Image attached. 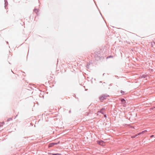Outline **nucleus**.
I'll list each match as a JSON object with an SVG mask.
<instances>
[{
    "instance_id": "1",
    "label": "nucleus",
    "mask_w": 155,
    "mask_h": 155,
    "mask_svg": "<svg viewBox=\"0 0 155 155\" xmlns=\"http://www.w3.org/2000/svg\"><path fill=\"white\" fill-rule=\"evenodd\" d=\"M121 103L123 105V106L125 107L126 106V101L124 99H120Z\"/></svg>"
},
{
    "instance_id": "2",
    "label": "nucleus",
    "mask_w": 155,
    "mask_h": 155,
    "mask_svg": "<svg viewBox=\"0 0 155 155\" xmlns=\"http://www.w3.org/2000/svg\"><path fill=\"white\" fill-rule=\"evenodd\" d=\"M108 96L102 95L101 96L99 97V99L101 102H102L104 100L106 99V97Z\"/></svg>"
},
{
    "instance_id": "3",
    "label": "nucleus",
    "mask_w": 155,
    "mask_h": 155,
    "mask_svg": "<svg viewBox=\"0 0 155 155\" xmlns=\"http://www.w3.org/2000/svg\"><path fill=\"white\" fill-rule=\"evenodd\" d=\"M97 142L98 144L101 146H104L105 145V143L102 140L97 141Z\"/></svg>"
},
{
    "instance_id": "4",
    "label": "nucleus",
    "mask_w": 155,
    "mask_h": 155,
    "mask_svg": "<svg viewBox=\"0 0 155 155\" xmlns=\"http://www.w3.org/2000/svg\"><path fill=\"white\" fill-rule=\"evenodd\" d=\"M105 111V109L103 108H102L101 111H98L97 113V115H99L100 114V113H101L102 114H104V113Z\"/></svg>"
},
{
    "instance_id": "5",
    "label": "nucleus",
    "mask_w": 155,
    "mask_h": 155,
    "mask_svg": "<svg viewBox=\"0 0 155 155\" xmlns=\"http://www.w3.org/2000/svg\"><path fill=\"white\" fill-rule=\"evenodd\" d=\"M54 145V143H51L49 144L48 147H52Z\"/></svg>"
},
{
    "instance_id": "6",
    "label": "nucleus",
    "mask_w": 155,
    "mask_h": 155,
    "mask_svg": "<svg viewBox=\"0 0 155 155\" xmlns=\"http://www.w3.org/2000/svg\"><path fill=\"white\" fill-rule=\"evenodd\" d=\"M5 1V8L8 5V3L7 0H4Z\"/></svg>"
},
{
    "instance_id": "7",
    "label": "nucleus",
    "mask_w": 155,
    "mask_h": 155,
    "mask_svg": "<svg viewBox=\"0 0 155 155\" xmlns=\"http://www.w3.org/2000/svg\"><path fill=\"white\" fill-rule=\"evenodd\" d=\"M51 154L52 155H61V153H51Z\"/></svg>"
},
{
    "instance_id": "8",
    "label": "nucleus",
    "mask_w": 155,
    "mask_h": 155,
    "mask_svg": "<svg viewBox=\"0 0 155 155\" xmlns=\"http://www.w3.org/2000/svg\"><path fill=\"white\" fill-rule=\"evenodd\" d=\"M33 11L34 12L36 13V14H37V12H38V11L36 8H35L33 10Z\"/></svg>"
},
{
    "instance_id": "9",
    "label": "nucleus",
    "mask_w": 155,
    "mask_h": 155,
    "mask_svg": "<svg viewBox=\"0 0 155 155\" xmlns=\"http://www.w3.org/2000/svg\"><path fill=\"white\" fill-rule=\"evenodd\" d=\"M147 130H145L144 131H143L141 132H140L141 133V134H144L146 132H147Z\"/></svg>"
},
{
    "instance_id": "10",
    "label": "nucleus",
    "mask_w": 155,
    "mask_h": 155,
    "mask_svg": "<svg viewBox=\"0 0 155 155\" xmlns=\"http://www.w3.org/2000/svg\"><path fill=\"white\" fill-rule=\"evenodd\" d=\"M60 142L59 141L57 143H54V145H57L60 143Z\"/></svg>"
},
{
    "instance_id": "11",
    "label": "nucleus",
    "mask_w": 155,
    "mask_h": 155,
    "mask_svg": "<svg viewBox=\"0 0 155 155\" xmlns=\"http://www.w3.org/2000/svg\"><path fill=\"white\" fill-rule=\"evenodd\" d=\"M136 136V135H134V136H131V138H135Z\"/></svg>"
},
{
    "instance_id": "12",
    "label": "nucleus",
    "mask_w": 155,
    "mask_h": 155,
    "mask_svg": "<svg viewBox=\"0 0 155 155\" xmlns=\"http://www.w3.org/2000/svg\"><path fill=\"white\" fill-rule=\"evenodd\" d=\"M140 134H141V133H140H140L137 134H136V136H137L139 135H140Z\"/></svg>"
},
{
    "instance_id": "13",
    "label": "nucleus",
    "mask_w": 155,
    "mask_h": 155,
    "mask_svg": "<svg viewBox=\"0 0 155 155\" xmlns=\"http://www.w3.org/2000/svg\"><path fill=\"white\" fill-rule=\"evenodd\" d=\"M120 92L121 93L123 94L124 93V92L123 91H120Z\"/></svg>"
},
{
    "instance_id": "14",
    "label": "nucleus",
    "mask_w": 155,
    "mask_h": 155,
    "mask_svg": "<svg viewBox=\"0 0 155 155\" xmlns=\"http://www.w3.org/2000/svg\"><path fill=\"white\" fill-rule=\"evenodd\" d=\"M11 120H12V119L11 118H9L8 119L7 121H10Z\"/></svg>"
},
{
    "instance_id": "15",
    "label": "nucleus",
    "mask_w": 155,
    "mask_h": 155,
    "mask_svg": "<svg viewBox=\"0 0 155 155\" xmlns=\"http://www.w3.org/2000/svg\"><path fill=\"white\" fill-rule=\"evenodd\" d=\"M113 58V56H110L109 57H107V58Z\"/></svg>"
},
{
    "instance_id": "16",
    "label": "nucleus",
    "mask_w": 155,
    "mask_h": 155,
    "mask_svg": "<svg viewBox=\"0 0 155 155\" xmlns=\"http://www.w3.org/2000/svg\"><path fill=\"white\" fill-rule=\"evenodd\" d=\"M153 136H154V135H152L150 136V137L152 138V137H153Z\"/></svg>"
},
{
    "instance_id": "17",
    "label": "nucleus",
    "mask_w": 155,
    "mask_h": 155,
    "mask_svg": "<svg viewBox=\"0 0 155 155\" xmlns=\"http://www.w3.org/2000/svg\"><path fill=\"white\" fill-rule=\"evenodd\" d=\"M71 110H70L69 111V113H71Z\"/></svg>"
},
{
    "instance_id": "18",
    "label": "nucleus",
    "mask_w": 155,
    "mask_h": 155,
    "mask_svg": "<svg viewBox=\"0 0 155 155\" xmlns=\"http://www.w3.org/2000/svg\"><path fill=\"white\" fill-rule=\"evenodd\" d=\"M6 42V43H7L8 44V41H7Z\"/></svg>"
},
{
    "instance_id": "19",
    "label": "nucleus",
    "mask_w": 155,
    "mask_h": 155,
    "mask_svg": "<svg viewBox=\"0 0 155 155\" xmlns=\"http://www.w3.org/2000/svg\"><path fill=\"white\" fill-rule=\"evenodd\" d=\"M104 117H106V115H104Z\"/></svg>"
},
{
    "instance_id": "20",
    "label": "nucleus",
    "mask_w": 155,
    "mask_h": 155,
    "mask_svg": "<svg viewBox=\"0 0 155 155\" xmlns=\"http://www.w3.org/2000/svg\"><path fill=\"white\" fill-rule=\"evenodd\" d=\"M86 67L87 68V64L86 65Z\"/></svg>"
},
{
    "instance_id": "21",
    "label": "nucleus",
    "mask_w": 155,
    "mask_h": 155,
    "mask_svg": "<svg viewBox=\"0 0 155 155\" xmlns=\"http://www.w3.org/2000/svg\"><path fill=\"white\" fill-rule=\"evenodd\" d=\"M17 115H18L17 114V115L16 116H15V118H16V117L17 116Z\"/></svg>"
}]
</instances>
